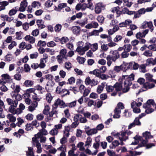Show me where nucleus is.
<instances>
[{
    "label": "nucleus",
    "mask_w": 156,
    "mask_h": 156,
    "mask_svg": "<svg viewBox=\"0 0 156 156\" xmlns=\"http://www.w3.org/2000/svg\"><path fill=\"white\" fill-rule=\"evenodd\" d=\"M135 75L133 73L131 74L129 76L128 75H123L122 76V79H124V88L123 90L124 93H126L129 91L130 86L132 84V81L134 80Z\"/></svg>",
    "instance_id": "nucleus-1"
},
{
    "label": "nucleus",
    "mask_w": 156,
    "mask_h": 156,
    "mask_svg": "<svg viewBox=\"0 0 156 156\" xmlns=\"http://www.w3.org/2000/svg\"><path fill=\"white\" fill-rule=\"evenodd\" d=\"M18 105V102L16 101H13L10 99V113L14 115L16 114H19V111H20V109L17 108L16 109Z\"/></svg>",
    "instance_id": "nucleus-2"
},
{
    "label": "nucleus",
    "mask_w": 156,
    "mask_h": 156,
    "mask_svg": "<svg viewBox=\"0 0 156 156\" xmlns=\"http://www.w3.org/2000/svg\"><path fill=\"white\" fill-rule=\"evenodd\" d=\"M84 129L86 133L88 136L92 135L98 132L97 130L95 128L91 129L89 126H85Z\"/></svg>",
    "instance_id": "nucleus-3"
},
{
    "label": "nucleus",
    "mask_w": 156,
    "mask_h": 156,
    "mask_svg": "<svg viewBox=\"0 0 156 156\" xmlns=\"http://www.w3.org/2000/svg\"><path fill=\"white\" fill-rule=\"evenodd\" d=\"M65 104V102L63 101L60 100L59 98H58L57 100L55 101L54 104L53 105V107L55 106V107L54 108L55 109H57L58 107V105H59L61 108H64L67 105H64Z\"/></svg>",
    "instance_id": "nucleus-4"
},
{
    "label": "nucleus",
    "mask_w": 156,
    "mask_h": 156,
    "mask_svg": "<svg viewBox=\"0 0 156 156\" xmlns=\"http://www.w3.org/2000/svg\"><path fill=\"white\" fill-rule=\"evenodd\" d=\"M105 9V6L103 5L102 3H98L95 5V12L96 14H99L101 11V10Z\"/></svg>",
    "instance_id": "nucleus-5"
},
{
    "label": "nucleus",
    "mask_w": 156,
    "mask_h": 156,
    "mask_svg": "<svg viewBox=\"0 0 156 156\" xmlns=\"http://www.w3.org/2000/svg\"><path fill=\"white\" fill-rule=\"evenodd\" d=\"M141 125V122L140 121V119L136 117L135 119L133 122L131 123L128 126V129H130L136 126H140Z\"/></svg>",
    "instance_id": "nucleus-6"
},
{
    "label": "nucleus",
    "mask_w": 156,
    "mask_h": 156,
    "mask_svg": "<svg viewBox=\"0 0 156 156\" xmlns=\"http://www.w3.org/2000/svg\"><path fill=\"white\" fill-rule=\"evenodd\" d=\"M151 105L154 107V105H156V104L154 102V100L150 99L147 101L146 103L143 104V107L144 108L146 109L148 107V106L150 107V106Z\"/></svg>",
    "instance_id": "nucleus-7"
},
{
    "label": "nucleus",
    "mask_w": 156,
    "mask_h": 156,
    "mask_svg": "<svg viewBox=\"0 0 156 156\" xmlns=\"http://www.w3.org/2000/svg\"><path fill=\"white\" fill-rule=\"evenodd\" d=\"M72 31L73 33L76 35H79L81 31V29L80 27L78 26H74L72 27Z\"/></svg>",
    "instance_id": "nucleus-8"
},
{
    "label": "nucleus",
    "mask_w": 156,
    "mask_h": 156,
    "mask_svg": "<svg viewBox=\"0 0 156 156\" xmlns=\"http://www.w3.org/2000/svg\"><path fill=\"white\" fill-rule=\"evenodd\" d=\"M110 54H112L114 56H113V59L112 60L115 62L116 60L119 58V52L117 50H115L113 51H111L110 52Z\"/></svg>",
    "instance_id": "nucleus-9"
},
{
    "label": "nucleus",
    "mask_w": 156,
    "mask_h": 156,
    "mask_svg": "<svg viewBox=\"0 0 156 156\" xmlns=\"http://www.w3.org/2000/svg\"><path fill=\"white\" fill-rule=\"evenodd\" d=\"M13 99H15V100H12L13 101H16L18 102V101H20L22 99V97L20 94L18 93L13 94V93H10Z\"/></svg>",
    "instance_id": "nucleus-10"
},
{
    "label": "nucleus",
    "mask_w": 156,
    "mask_h": 156,
    "mask_svg": "<svg viewBox=\"0 0 156 156\" xmlns=\"http://www.w3.org/2000/svg\"><path fill=\"white\" fill-rule=\"evenodd\" d=\"M48 132L47 130L44 129H42L40 130V132L37 133L38 137H40L42 136L43 135H46L48 134Z\"/></svg>",
    "instance_id": "nucleus-11"
},
{
    "label": "nucleus",
    "mask_w": 156,
    "mask_h": 156,
    "mask_svg": "<svg viewBox=\"0 0 156 156\" xmlns=\"http://www.w3.org/2000/svg\"><path fill=\"white\" fill-rule=\"evenodd\" d=\"M143 136L145 138V140H147L148 139H151L153 137V136L151 135L150 132L147 131L143 133Z\"/></svg>",
    "instance_id": "nucleus-12"
},
{
    "label": "nucleus",
    "mask_w": 156,
    "mask_h": 156,
    "mask_svg": "<svg viewBox=\"0 0 156 156\" xmlns=\"http://www.w3.org/2000/svg\"><path fill=\"white\" fill-rule=\"evenodd\" d=\"M34 84V81L28 80H26L23 83V86L26 87H32Z\"/></svg>",
    "instance_id": "nucleus-13"
},
{
    "label": "nucleus",
    "mask_w": 156,
    "mask_h": 156,
    "mask_svg": "<svg viewBox=\"0 0 156 156\" xmlns=\"http://www.w3.org/2000/svg\"><path fill=\"white\" fill-rule=\"evenodd\" d=\"M28 151H26L27 156H34L32 147H28Z\"/></svg>",
    "instance_id": "nucleus-14"
},
{
    "label": "nucleus",
    "mask_w": 156,
    "mask_h": 156,
    "mask_svg": "<svg viewBox=\"0 0 156 156\" xmlns=\"http://www.w3.org/2000/svg\"><path fill=\"white\" fill-rule=\"evenodd\" d=\"M147 62L148 63V65L152 64L154 65L156 64V57L153 59L152 58H150L147 59Z\"/></svg>",
    "instance_id": "nucleus-15"
},
{
    "label": "nucleus",
    "mask_w": 156,
    "mask_h": 156,
    "mask_svg": "<svg viewBox=\"0 0 156 156\" xmlns=\"http://www.w3.org/2000/svg\"><path fill=\"white\" fill-rule=\"evenodd\" d=\"M2 79L6 83H8L10 80V76L9 75L7 74H4L1 75Z\"/></svg>",
    "instance_id": "nucleus-16"
},
{
    "label": "nucleus",
    "mask_w": 156,
    "mask_h": 156,
    "mask_svg": "<svg viewBox=\"0 0 156 156\" xmlns=\"http://www.w3.org/2000/svg\"><path fill=\"white\" fill-rule=\"evenodd\" d=\"M76 60L79 64H81L84 63L86 59L84 57H80L78 56L76 58Z\"/></svg>",
    "instance_id": "nucleus-17"
},
{
    "label": "nucleus",
    "mask_w": 156,
    "mask_h": 156,
    "mask_svg": "<svg viewBox=\"0 0 156 156\" xmlns=\"http://www.w3.org/2000/svg\"><path fill=\"white\" fill-rule=\"evenodd\" d=\"M127 63L123 62V63L121 65L122 71L126 72V70L128 69H127Z\"/></svg>",
    "instance_id": "nucleus-18"
},
{
    "label": "nucleus",
    "mask_w": 156,
    "mask_h": 156,
    "mask_svg": "<svg viewBox=\"0 0 156 156\" xmlns=\"http://www.w3.org/2000/svg\"><path fill=\"white\" fill-rule=\"evenodd\" d=\"M143 55L147 57H151L152 56V52L149 50H147L144 51Z\"/></svg>",
    "instance_id": "nucleus-19"
},
{
    "label": "nucleus",
    "mask_w": 156,
    "mask_h": 156,
    "mask_svg": "<svg viewBox=\"0 0 156 156\" xmlns=\"http://www.w3.org/2000/svg\"><path fill=\"white\" fill-rule=\"evenodd\" d=\"M145 76L146 80H148L149 81L151 82L153 79V75L149 73H146L145 74Z\"/></svg>",
    "instance_id": "nucleus-20"
},
{
    "label": "nucleus",
    "mask_w": 156,
    "mask_h": 156,
    "mask_svg": "<svg viewBox=\"0 0 156 156\" xmlns=\"http://www.w3.org/2000/svg\"><path fill=\"white\" fill-rule=\"evenodd\" d=\"M46 97L47 101L48 103H50L52 99V97L51 96V94L50 93H47L46 95Z\"/></svg>",
    "instance_id": "nucleus-21"
},
{
    "label": "nucleus",
    "mask_w": 156,
    "mask_h": 156,
    "mask_svg": "<svg viewBox=\"0 0 156 156\" xmlns=\"http://www.w3.org/2000/svg\"><path fill=\"white\" fill-rule=\"evenodd\" d=\"M61 43L63 44L66 43L68 41L69 39L68 37H63L61 38Z\"/></svg>",
    "instance_id": "nucleus-22"
},
{
    "label": "nucleus",
    "mask_w": 156,
    "mask_h": 156,
    "mask_svg": "<svg viewBox=\"0 0 156 156\" xmlns=\"http://www.w3.org/2000/svg\"><path fill=\"white\" fill-rule=\"evenodd\" d=\"M18 122L16 123V125L19 127H20V125L24 122L23 119L20 117H19L17 118Z\"/></svg>",
    "instance_id": "nucleus-23"
},
{
    "label": "nucleus",
    "mask_w": 156,
    "mask_h": 156,
    "mask_svg": "<svg viewBox=\"0 0 156 156\" xmlns=\"http://www.w3.org/2000/svg\"><path fill=\"white\" fill-rule=\"evenodd\" d=\"M49 107L48 105L45 106L43 111V113L46 115H48V112L49 111Z\"/></svg>",
    "instance_id": "nucleus-24"
},
{
    "label": "nucleus",
    "mask_w": 156,
    "mask_h": 156,
    "mask_svg": "<svg viewBox=\"0 0 156 156\" xmlns=\"http://www.w3.org/2000/svg\"><path fill=\"white\" fill-rule=\"evenodd\" d=\"M62 27L61 24H56L55 27V31L56 32L60 31L62 28Z\"/></svg>",
    "instance_id": "nucleus-25"
},
{
    "label": "nucleus",
    "mask_w": 156,
    "mask_h": 156,
    "mask_svg": "<svg viewBox=\"0 0 156 156\" xmlns=\"http://www.w3.org/2000/svg\"><path fill=\"white\" fill-rule=\"evenodd\" d=\"M20 86L18 85H16V87L14 89H13V91H12L11 93L13 94L18 93L20 91Z\"/></svg>",
    "instance_id": "nucleus-26"
},
{
    "label": "nucleus",
    "mask_w": 156,
    "mask_h": 156,
    "mask_svg": "<svg viewBox=\"0 0 156 156\" xmlns=\"http://www.w3.org/2000/svg\"><path fill=\"white\" fill-rule=\"evenodd\" d=\"M53 5V3L51 2L50 0H48L46 1L44 3V5L47 8H49L51 6Z\"/></svg>",
    "instance_id": "nucleus-27"
},
{
    "label": "nucleus",
    "mask_w": 156,
    "mask_h": 156,
    "mask_svg": "<svg viewBox=\"0 0 156 156\" xmlns=\"http://www.w3.org/2000/svg\"><path fill=\"white\" fill-rule=\"evenodd\" d=\"M154 110L151 108H150V107H148L146 108L145 111V113L146 114H150L153 112H154Z\"/></svg>",
    "instance_id": "nucleus-28"
},
{
    "label": "nucleus",
    "mask_w": 156,
    "mask_h": 156,
    "mask_svg": "<svg viewBox=\"0 0 156 156\" xmlns=\"http://www.w3.org/2000/svg\"><path fill=\"white\" fill-rule=\"evenodd\" d=\"M105 18L102 16H98L97 20L98 22L100 23H102L104 22Z\"/></svg>",
    "instance_id": "nucleus-29"
},
{
    "label": "nucleus",
    "mask_w": 156,
    "mask_h": 156,
    "mask_svg": "<svg viewBox=\"0 0 156 156\" xmlns=\"http://www.w3.org/2000/svg\"><path fill=\"white\" fill-rule=\"evenodd\" d=\"M147 48L153 51H156V44H151L148 46Z\"/></svg>",
    "instance_id": "nucleus-30"
},
{
    "label": "nucleus",
    "mask_w": 156,
    "mask_h": 156,
    "mask_svg": "<svg viewBox=\"0 0 156 156\" xmlns=\"http://www.w3.org/2000/svg\"><path fill=\"white\" fill-rule=\"evenodd\" d=\"M46 44L45 41L40 40L38 41L37 44L38 46L44 47Z\"/></svg>",
    "instance_id": "nucleus-31"
},
{
    "label": "nucleus",
    "mask_w": 156,
    "mask_h": 156,
    "mask_svg": "<svg viewBox=\"0 0 156 156\" xmlns=\"http://www.w3.org/2000/svg\"><path fill=\"white\" fill-rule=\"evenodd\" d=\"M108 154L109 156H115V152L111 150L108 149L107 151Z\"/></svg>",
    "instance_id": "nucleus-32"
},
{
    "label": "nucleus",
    "mask_w": 156,
    "mask_h": 156,
    "mask_svg": "<svg viewBox=\"0 0 156 156\" xmlns=\"http://www.w3.org/2000/svg\"><path fill=\"white\" fill-rule=\"evenodd\" d=\"M91 45L92 47L91 46V49L94 52L98 49V44L97 43H94Z\"/></svg>",
    "instance_id": "nucleus-33"
},
{
    "label": "nucleus",
    "mask_w": 156,
    "mask_h": 156,
    "mask_svg": "<svg viewBox=\"0 0 156 156\" xmlns=\"http://www.w3.org/2000/svg\"><path fill=\"white\" fill-rule=\"evenodd\" d=\"M34 95H33L32 99L35 100L36 101H40L41 98H38L37 94L35 93H34Z\"/></svg>",
    "instance_id": "nucleus-34"
},
{
    "label": "nucleus",
    "mask_w": 156,
    "mask_h": 156,
    "mask_svg": "<svg viewBox=\"0 0 156 156\" xmlns=\"http://www.w3.org/2000/svg\"><path fill=\"white\" fill-rule=\"evenodd\" d=\"M91 142V138L90 136L88 137L87 138V140L85 142V146H89V145H90V144Z\"/></svg>",
    "instance_id": "nucleus-35"
},
{
    "label": "nucleus",
    "mask_w": 156,
    "mask_h": 156,
    "mask_svg": "<svg viewBox=\"0 0 156 156\" xmlns=\"http://www.w3.org/2000/svg\"><path fill=\"white\" fill-rule=\"evenodd\" d=\"M58 132V130H55V129H52L49 132V133L52 135L54 136L57 134Z\"/></svg>",
    "instance_id": "nucleus-36"
},
{
    "label": "nucleus",
    "mask_w": 156,
    "mask_h": 156,
    "mask_svg": "<svg viewBox=\"0 0 156 156\" xmlns=\"http://www.w3.org/2000/svg\"><path fill=\"white\" fill-rule=\"evenodd\" d=\"M32 125L31 123L28 124V123L26 125V129H25L27 131H29L31 130V129H33V127L32 126Z\"/></svg>",
    "instance_id": "nucleus-37"
},
{
    "label": "nucleus",
    "mask_w": 156,
    "mask_h": 156,
    "mask_svg": "<svg viewBox=\"0 0 156 156\" xmlns=\"http://www.w3.org/2000/svg\"><path fill=\"white\" fill-rule=\"evenodd\" d=\"M96 104V102L94 100L90 99L87 105L89 107H91L92 105L95 106Z\"/></svg>",
    "instance_id": "nucleus-38"
},
{
    "label": "nucleus",
    "mask_w": 156,
    "mask_h": 156,
    "mask_svg": "<svg viewBox=\"0 0 156 156\" xmlns=\"http://www.w3.org/2000/svg\"><path fill=\"white\" fill-rule=\"evenodd\" d=\"M24 68L26 72H30V68L29 65L27 64H25L24 65Z\"/></svg>",
    "instance_id": "nucleus-39"
},
{
    "label": "nucleus",
    "mask_w": 156,
    "mask_h": 156,
    "mask_svg": "<svg viewBox=\"0 0 156 156\" xmlns=\"http://www.w3.org/2000/svg\"><path fill=\"white\" fill-rule=\"evenodd\" d=\"M67 142V139L64 136L60 139V143L62 145L66 144Z\"/></svg>",
    "instance_id": "nucleus-40"
},
{
    "label": "nucleus",
    "mask_w": 156,
    "mask_h": 156,
    "mask_svg": "<svg viewBox=\"0 0 156 156\" xmlns=\"http://www.w3.org/2000/svg\"><path fill=\"white\" fill-rule=\"evenodd\" d=\"M98 97V95L94 92L91 93L90 95V98H91L96 99Z\"/></svg>",
    "instance_id": "nucleus-41"
},
{
    "label": "nucleus",
    "mask_w": 156,
    "mask_h": 156,
    "mask_svg": "<svg viewBox=\"0 0 156 156\" xmlns=\"http://www.w3.org/2000/svg\"><path fill=\"white\" fill-rule=\"evenodd\" d=\"M38 55V53L37 52H36L33 54H31L30 55V58L31 59L36 58Z\"/></svg>",
    "instance_id": "nucleus-42"
},
{
    "label": "nucleus",
    "mask_w": 156,
    "mask_h": 156,
    "mask_svg": "<svg viewBox=\"0 0 156 156\" xmlns=\"http://www.w3.org/2000/svg\"><path fill=\"white\" fill-rule=\"evenodd\" d=\"M104 128V125L103 124L101 123L98 125L95 129L97 130V131H98V130H102Z\"/></svg>",
    "instance_id": "nucleus-43"
},
{
    "label": "nucleus",
    "mask_w": 156,
    "mask_h": 156,
    "mask_svg": "<svg viewBox=\"0 0 156 156\" xmlns=\"http://www.w3.org/2000/svg\"><path fill=\"white\" fill-rule=\"evenodd\" d=\"M39 33V31L38 29H36L32 31L31 33V34L34 36H37L38 35Z\"/></svg>",
    "instance_id": "nucleus-44"
},
{
    "label": "nucleus",
    "mask_w": 156,
    "mask_h": 156,
    "mask_svg": "<svg viewBox=\"0 0 156 156\" xmlns=\"http://www.w3.org/2000/svg\"><path fill=\"white\" fill-rule=\"evenodd\" d=\"M12 37L10 36V49H12L14 46H16L17 44L16 42L15 41H12Z\"/></svg>",
    "instance_id": "nucleus-45"
},
{
    "label": "nucleus",
    "mask_w": 156,
    "mask_h": 156,
    "mask_svg": "<svg viewBox=\"0 0 156 156\" xmlns=\"http://www.w3.org/2000/svg\"><path fill=\"white\" fill-rule=\"evenodd\" d=\"M56 45V44L53 41H51L47 44V46L48 47H53Z\"/></svg>",
    "instance_id": "nucleus-46"
},
{
    "label": "nucleus",
    "mask_w": 156,
    "mask_h": 156,
    "mask_svg": "<svg viewBox=\"0 0 156 156\" xmlns=\"http://www.w3.org/2000/svg\"><path fill=\"white\" fill-rule=\"evenodd\" d=\"M29 23L27 22H25L23 23V29L25 31L27 30L29 28Z\"/></svg>",
    "instance_id": "nucleus-47"
},
{
    "label": "nucleus",
    "mask_w": 156,
    "mask_h": 156,
    "mask_svg": "<svg viewBox=\"0 0 156 156\" xmlns=\"http://www.w3.org/2000/svg\"><path fill=\"white\" fill-rule=\"evenodd\" d=\"M126 51H125L121 54L122 58H127L128 57L129 54Z\"/></svg>",
    "instance_id": "nucleus-48"
},
{
    "label": "nucleus",
    "mask_w": 156,
    "mask_h": 156,
    "mask_svg": "<svg viewBox=\"0 0 156 156\" xmlns=\"http://www.w3.org/2000/svg\"><path fill=\"white\" fill-rule=\"evenodd\" d=\"M122 37L120 35H117L115 37L114 39V41L115 42H117L119 41H120L122 39Z\"/></svg>",
    "instance_id": "nucleus-49"
},
{
    "label": "nucleus",
    "mask_w": 156,
    "mask_h": 156,
    "mask_svg": "<svg viewBox=\"0 0 156 156\" xmlns=\"http://www.w3.org/2000/svg\"><path fill=\"white\" fill-rule=\"evenodd\" d=\"M103 90V87L101 85H99L97 88V91L99 94H100Z\"/></svg>",
    "instance_id": "nucleus-50"
},
{
    "label": "nucleus",
    "mask_w": 156,
    "mask_h": 156,
    "mask_svg": "<svg viewBox=\"0 0 156 156\" xmlns=\"http://www.w3.org/2000/svg\"><path fill=\"white\" fill-rule=\"evenodd\" d=\"M10 43V36H8L7 39L3 42V45L6 46L7 44Z\"/></svg>",
    "instance_id": "nucleus-51"
},
{
    "label": "nucleus",
    "mask_w": 156,
    "mask_h": 156,
    "mask_svg": "<svg viewBox=\"0 0 156 156\" xmlns=\"http://www.w3.org/2000/svg\"><path fill=\"white\" fill-rule=\"evenodd\" d=\"M33 115L31 114H28L26 116V119L28 120H31L33 119Z\"/></svg>",
    "instance_id": "nucleus-52"
},
{
    "label": "nucleus",
    "mask_w": 156,
    "mask_h": 156,
    "mask_svg": "<svg viewBox=\"0 0 156 156\" xmlns=\"http://www.w3.org/2000/svg\"><path fill=\"white\" fill-rule=\"evenodd\" d=\"M74 71L78 75L80 76L83 75V72L81 70L77 68H76L74 69Z\"/></svg>",
    "instance_id": "nucleus-53"
},
{
    "label": "nucleus",
    "mask_w": 156,
    "mask_h": 156,
    "mask_svg": "<svg viewBox=\"0 0 156 156\" xmlns=\"http://www.w3.org/2000/svg\"><path fill=\"white\" fill-rule=\"evenodd\" d=\"M31 125L33 126H35L37 127L39 126V123H37V121L36 120H35L32 122Z\"/></svg>",
    "instance_id": "nucleus-54"
},
{
    "label": "nucleus",
    "mask_w": 156,
    "mask_h": 156,
    "mask_svg": "<svg viewBox=\"0 0 156 156\" xmlns=\"http://www.w3.org/2000/svg\"><path fill=\"white\" fill-rule=\"evenodd\" d=\"M145 79L143 78H139L137 80V82L140 83V85H142L144 83Z\"/></svg>",
    "instance_id": "nucleus-55"
},
{
    "label": "nucleus",
    "mask_w": 156,
    "mask_h": 156,
    "mask_svg": "<svg viewBox=\"0 0 156 156\" xmlns=\"http://www.w3.org/2000/svg\"><path fill=\"white\" fill-rule=\"evenodd\" d=\"M114 70L117 72H119L120 71L122 70V68L120 66H115L114 67Z\"/></svg>",
    "instance_id": "nucleus-56"
},
{
    "label": "nucleus",
    "mask_w": 156,
    "mask_h": 156,
    "mask_svg": "<svg viewBox=\"0 0 156 156\" xmlns=\"http://www.w3.org/2000/svg\"><path fill=\"white\" fill-rule=\"evenodd\" d=\"M137 12L139 13L140 15L144 14L146 12V9L144 8L140 9L137 11Z\"/></svg>",
    "instance_id": "nucleus-57"
},
{
    "label": "nucleus",
    "mask_w": 156,
    "mask_h": 156,
    "mask_svg": "<svg viewBox=\"0 0 156 156\" xmlns=\"http://www.w3.org/2000/svg\"><path fill=\"white\" fill-rule=\"evenodd\" d=\"M106 90L108 92H112L114 90L113 87L112 86L109 85L107 87Z\"/></svg>",
    "instance_id": "nucleus-58"
},
{
    "label": "nucleus",
    "mask_w": 156,
    "mask_h": 156,
    "mask_svg": "<svg viewBox=\"0 0 156 156\" xmlns=\"http://www.w3.org/2000/svg\"><path fill=\"white\" fill-rule=\"evenodd\" d=\"M1 17L3 19L4 21H8L9 20V17L8 16L6 15L2 14Z\"/></svg>",
    "instance_id": "nucleus-59"
},
{
    "label": "nucleus",
    "mask_w": 156,
    "mask_h": 156,
    "mask_svg": "<svg viewBox=\"0 0 156 156\" xmlns=\"http://www.w3.org/2000/svg\"><path fill=\"white\" fill-rule=\"evenodd\" d=\"M33 147L36 146L37 148H39L40 147H41V144L39 142V141H38L35 143H33L32 146Z\"/></svg>",
    "instance_id": "nucleus-60"
},
{
    "label": "nucleus",
    "mask_w": 156,
    "mask_h": 156,
    "mask_svg": "<svg viewBox=\"0 0 156 156\" xmlns=\"http://www.w3.org/2000/svg\"><path fill=\"white\" fill-rule=\"evenodd\" d=\"M59 74L61 77L62 78H64L66 75V72L62 70L60 71Z\"/></svg>",
    "instance_id": "nucleus-61"
},
{
    "label": "nucleus",
    "mask_w": 156,
    "mask_h": 156,
    "mask_svg": "<svg viewBox=\"0 0 156 156\" xmlns=\"http://www.w3.org/2000/svg\"><path fill=\"white\" fill-rule=\"evenodd\" d=\"M75 81V78L73 77H71L68 80L69 83L70 84H72L74 83Z\"/></svg>",
    "instance_id": "nucleus-62"
},
{
    "label": "nucleus",
    "mask_w": 156,
    "mask_h": 156,
    "mask_svg": "<svg viewBox=\"0 0 156 156\" xmlns=\"http://www.w3.org/2000/svg\"><path fill=\"white\" fill-rule=\"evenodd\" d=\"M27 2L25 1H23L21 2L20 4V6H23L26 8L27 5Z\"/></svg>",
    "instance_id": "nucleus-63"
},
{
    "label": "nucleus",
    "mask_w": 156,
    "mask_h": 156,
    "mask_svg": "<svg viewBox=\"0 0 156 156\" xmlns=\"http://www.w3.org/2000/svg\"><path fill=\"white\" fill-rule=\"evenodd\" d=\"M100 98L102 100L106 99L107 98V95L106 94H102L100 95Z\"/></svg>",
    "instance_id": "nucleus-64"
}]
</instances>
